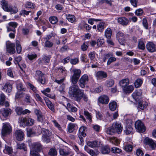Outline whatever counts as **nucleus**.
I'll use <instances>...</instances> for the list:
<instances>
[{
    "mask_svg": "<svg viewBox=\"0 0 156 156\" xmlns=\"http://www.w3.org/2000/svg\"><path fill=\"white\" fill-rule=\"evenodd\" d=\"M16 49L18 54L20 53L22 51V47L19 41L16 40Z\"/></svg>",
    "mask_w": 156,
    "mask_h": 156,
    "instance_id": "e433bc0d",
    "label": "nucleus"
},
{
    "mask_svg": "<svg viewBox=\"0 0 156 156\" xmlns=\"http://www.w3.org/2000/svg\"><path fill=\"white\" fill-rule=\"evenodd\" d=\"M144 141L146 144L148 145L152 149H155L156 147V144L152 139L146 137L144 139Z\"/></svg>",
    "mask_w": 156,
    "mask_h": 156,
    "instance_id": "9b49d317",
    "label": "nucleus"
},
{
    "mask_svg": "<svg viewBox=\"0 0 156 156\" xmlns=\"http://www.w3.org/2000/svg\"><path fill=\"white\" fill-rule=\"evenodd\" d=\"M135 126L136 131L139 132L143 133L146 130L144 124L140 120L136 121L135 123Z\"/></svg>",
    "mask_w": 156,
    "mask_h": 156,
    "instance_id": "0eeeda50",
    "label": "nucleus"
},
{
    "mask_svg": "<svg viewBox=\"0 0 156 156\" xmlns=\"http://www.w3.org/2000/svg\"><path fill=\"white\" fill-rule=\"evenodd\" d=\"M101 20L98 19L90 18L88 20V23L91 25H93L94 23V21L98 22Z\"/></svg>",
    "mask_w": 156,
    "mask_h": 156,
    "instance_id": "680f3d73",
    "label": "nucleus"
},
{
    "mask_svg": "<svg viewBox=\"0 0 156 156\" xmlns=\"http://www.w3.org/2000/svg\"><path fill=\"white\" fill-rule=\"evenodd\" d=\"M11 109L10 108H4L1 110V112L4 117H8L11 113Z\"/></svg>",
    "mask_w": 156,
    "mask_h": 156,
    "instance_id": "5701e85b",
    "label": "nucleus"
},
{
    "mask_svg": "<svg viewBox=\"0 0 156 156\" xmlns=\"http://www.w3.org/2000/svg\"><path fill=\"white\" fill-rule=\"evenodd\" d=\"M86 128V127L84 126H82L80 128L79 131L80 136L81 135L83 137L86 136L85 131Z\"/></svg>",
    "mask_w": 156,
    "mask_h": 156,
    "instance_id": "a19ab883",
    "label": "nucleus"
},
{
    "mask_svg": "<svg viewBox=\"0 0 156 156\" xmlns=\"http://www.w3.org/2000/svg\"><path fill=\"white\" fill-rule=\"evenodd\" d=\"M112 126L113 128L115 130L116 133L119 134L122 132V126L120 123L117 122H114Z\"/></svg>",
    "mask_w": 156,
    "mask_h": 156,
    "instance_id": "ddd939ff",
    "label": "nucleus"
},
{
    "mask_svg": "<svg viewBox=\"0 0 156 156\" xmlns=\"http://www.w3.org/2000/svg\"><path fill=\"white\" fill-rule=\"evenodd\" d=\"M134 89L133 86L131 85L127 86L123 88L124 92L126 94L131 93L133 90Z\"/></svg>",
    "mask_w": 156,
    "mask_h": 156,
    "instance_id": "a878e982",
    "label": "nucleus"
},
{
    "mask_svg": "<svg viewBox=\"0 0 156 156\" xmlns=\"http://www.w3.org/2000/svg\"><path fill=\"white\" fill-rule=\"evenodd\" d=\"M59 152L60 155L63 156H72L73 155L70 149L67 147L60 149Z\"/></svg>",
    "mask_w": 156,
    "mask_h": 156,
    "instance_id": "1a4fd4ad",
    "label": "nucleus"
},
{
    "mask_svg": "<svg viewBox=\"0 0 156 156\" xmlns=\"http://www.w3.org/2000/svg\"><path fill=\"white\" fill-rule=\"evenodd\" d=\"M57 154L56 150L54 148H51L48 153V155L50 156H55L57 155Z\"/></svg>",
    "mask_w": 156,
    "mask_h": 156,
    "instance_id": "49530a36",
    "label": "nucleus"
},
{
    "mask_svg": "<svg viewBox=\"0 0 156 156\" xmlns=\"http://www.w3.org/2000/svg\"><path fill=\"white\" fill-rule=\"evenodd\" d=\"M133 147L132 145L129 144H127L124 147V150L126 151L130 152L132 151Z\"/></svg>",
    "mask_w": 156,
    "mask_h": 156,
    "instance_id": "8fccbe9b",
    "label": "nucleus"
},
{
    "mask_svg": "<svg viewBox=\"0 0 156 156\" xmlns=\"http://www.w3.org/2000/svg\"><path fill=\"white\" fill-rule=\"evenodd\" d=\"M110 142L115 145H117L120 143L119 140L115 137H112L110 138Z\"/></svg>",
    "mask_w": 156,
    "mask_h": 156,
    "instance_id": "09e8293b",
    "label": "nucleus"
},
{
    "mask_svg": "<svg viewBox=\"0 0 156 156\" xmlns=\"http://www.w3.org/2000/svg\"><path fill=\"white\" fill-rule=\"evenodd\" d=\"M53 45V42L49 41H46L44 43V46L46 48H51Z\"/></svg>",
    "mask_w": 156,
    "mask_h": 156,
    "instance_id": "13d9d810",
    "label": "nucleus"
},
{
    "mask_svg": "<svg viewBox=\"0 0 156 156\" xmlns=\"http://www.w3.org/2000/svg\"><path fill=\"white\" fill-rule=\"evenodd\" d=\"M129 83V80L128 78L123 79L120 81L119 84L120 86L122 88L127 86Z\"/></svg>",
    "mask_w": 156,
    "mask_h": 156,
    "instance_id": "393cba45",
    "label": "nucleus"
},
{
    "mask_svg": "<svg viewBox=\"0 0 156 156\" xmlns=\"http://www.w3.org/2000/svg\"><path fill=\"white\" fill-rule=\"evenodd\" d=\"M89 80V77L87 74L83 75L81 77L79 80V86L81 88H84L88 82Z\"/></svg>",
    "mask_w": 156,
    "mask_h": 156,
    "instance_id": "423d86ee",
    "label": "nucleus"
},
{
    "mask_svg": "<svg viewBox=\"0 0 156 156\" xmlns=\"http://www.w3.org/2000/svg\"><path fill=\"white\" fill-rule=\"evenodd\" d=\"M15 44L10 42H8L6 44V48L7 51L11 54L15 53Z\"/></svg>",
    "mask_w": 156,
    "mask_h": 156,
    "instance_id": "f8f14e48",
    "label": "nucleus"
},
{
    "mask_svg": "<svg viewBox=\"0 0 156 156\" xmlns=\"http://www.w3.org/2000/svg\"><path fill=\"white\" fill-rule=\"evenodd\" d=\"M76 127L77 125L76 124L70 123L67 126V131L69 133H72Z\"/></svg>",
    "mask_w": 156,
    "mask_h": 156,
    "instance_id": "b1692460",
    "label": "nucleus"
},
{
    "mask_svg": "<svg viewBox=\"0 0 156 156\" xmlns=\"http://www.w3.org/2000/svg\"><path fill=\"white\" fill-rule=\"evenodd\" d=\"M51 57L50 55H43L42 58V60L45 63H49L50 62Z\"/></svg>",
    "mask_w": 156,
    "mask_h": 156,
    "instance_id": "de8ad7c7",
    "label": "nucleus"
},
{
    "mask_svg": "<svg viewBox=\"0 0 156 156\" xmlns=\"http://www.w3.org/2000/svg\"><path fill=\"white\" fill-rule=\"evenodd\" d=\"M133 129L131 125H129L126 127L124 132L126 135H129L133 133Z\"/></svg>",
    "mask_w": 156,
    "mask_h": 156,
    "instance_id": "2f4dec72",
    "label": "nucleus"
},
{
    "mask_svg": "<svg viewBox=\"0 0 156 156\" xmlns=\"http://www.w3.org/2000/svg\"><path fill=\"white\" fill-rule=\"evenodd\" d=\"M17 148L20 149H23L24 151H26L27 149L25 144L23 143L17 144Z\"/></svg>",
    "mask_w": 156,
    "mask_h": 156,
    "instance_id": "0e129e2a",
    "label": "nucleus"
},
{
    "mask_svg": "<svg viewBox=\"0 0 156 156\" xmlns=\"http://www.w3.org/2000/svg\"><path fill=\"white\" fill-rule=\"evenodd\" d=\"M49 21L52 24L56 23L58 21L57 18L56 16H52L50 17L49 19Z\"/></svg>",
    "mask_w": 156,
    "mask_h": 156,
    "instance_id": "6e6d98bb",
    "label": "nucleus"
},
{
    "mask_svg": "<svg viewBox=\"0 0 156 156\" xmlns=\"http://www.w3.org/2000/svg\"><path fill=\"white\" fill-rule=\"evenodd\" d=\"M87 144L88 146L94 148L98 146V142L96 141H88L87 142Z\"/></svg>",
    "mask_w": 156,
    "mask_h": 156,
    "instance_id": "473e14b6",
    "label": "nucleus"
},
{
    "mask_svg": "<svg viewBox=\"0 0 156 156\" xmlns=\"http://www.w3.org/2000/svg\"><path fill=\"white\" fill-rule=\"evenodd\" d=\"M19 122L20 126L25 127L26 126H33L34 124V120L29 116L20 117L19 118Z\"/></svg>",
    "mask_w": 156,
    "mask_h": 156,
    "instance_id": "7ed1b4c3",
    "label": "nucleus"
},
{
    "mask_svg": "<svg viewBox=\"0 0 156 156\" xmlns=\"http://www.w3.org/2000/svg\"><path fill=\"white\" fill-rule=\"evenodd\" d=\"M98 99L99 102L104 105L107 104L109 101L108 97L105 95L100 96Z\"/></svg>",
    "mask_w": 156,
    "mask_h": 156,
    "instance_id": "dca6fc26",
    "label": "nucleus"
},
{
    "mask_svg": "<svg viewBox=\"0 0 156 156\" xmlns=\"http://www.w3.org/2000/svg\"><path fill=\"white\" fill-rule=\"evenodd\" d=\"M15 136L16 139L18 141H22L23 140L24 134L21 130H17L15 132Z\"/></svg>",
    "mask_w": 156,
    "mask_h": 156,
    "instance_id": "2eb2a0df",
    "label": "nucleus"
},
{
    "mask_svg": "<svg viewBox=\"0 0 156 156\" xmlns=\"http://www.w3.org/2000/svg\"><path fill=\"white\" fill-rule=\"evenodd\" d=\"M24 5L25 7L27 9H34L36 7V5L34 3L28 1Z\"/></svg>",
    "mask_w": 156,
    "mask_h": 156,
    "instance_id": "7c9ffc66",
    "label": "nucleus"
},
{
    "mask_svg": "<svg viewBox=\"0 0 156 156\" xmlns=\"http://www.w3.org/2000/svg\"><path fill=\"white\" fill-rule=\"evenodd\" d=\"M110 149L109 147L106 146L101 148V151L103 154H107L110 152Z\"/></svg>",
    "mask_w": 156,
    "mask_h": 156,
    "instance_id": "c9c22d12",
    "label": "nucleus"
},
{
    "mask_svg": "<svg viewBox=\"0 0 156 156\" xmlns=\"http://www.w3.org/2000/svg\"><path fill=\"white\" fill-rule=\"evenodd\" d=\"M57 72L61 73L63 75H65L66 74L67 71L64 67L61 66L57 69Z\"/></svg>",
    "mask_w": 156,
    "mask_h": 156,
    "instance_id": "4c0bfd02",
    "label": "nucleus"
},
{
    "mask_svg": "<svg viewBox=\"0 0 156 156\" xmlns=\"http://www.w3.org/2000/svg\"><path fill=\"white\" fill-rule=\"evenodd\" d=\"M138 47L140 50H144L145 49V44L141 40L139 41Z\"/></svg>",
    "mask_w": 156,
    "mask_h": 156,
    "instance_id": "37998d69",
    "label": "nucleus"
},
{
    "mask_svg": "<svg viewBox=\"0 0 156 156\" xmlns=\"http://www.w3.org/2000/svg\"><path fill=\"white\" fill-rule=\"evenodd\" d=\"M84 114L86 117L87 119L89 120L90 121H91L92 120V118L91 115L90 113L88 111H84Z\"/></svg>",
    "mask_w": 156,
    "mask_h": 156,
    "instance_id": "69168bd1",
    "label": "nucleus"
},
{
    "mask_svg": "<svg viewBox=\"0 0 156 156\" xmlns=\"http://www.w3.org/2000/svg\"><path fill=\"white\" fill-rule=\"evenodd\" d=\"M146 48L147 51L150 52L152 53L156 51V45L151 42L147 43Z\"/></svg>",
    "mask_w": 156,
    "mask_h": 156,
    "instance_id": "4468645a",
    "label": "nucleus"
},
{
    "mask_svg": "<svg viewBox=\"0 0 156 156\" xmlns=\"http://www.w3.org/2000/svg\"><path fill=\"white\" fill-rule=\"evenodd\" d=\"M44 100L45 101L47 106L49 109L52 112H54L55 111L54 106L51 102L47 98H45Z\"/></svg>",
    "mask_w": 156,
    "mask_h": 156,
    "instance_id": "412c9836",
    "label": "nucleus"
},
{
    "mask_svg": "<svg viewBox=\"0 0 156 156\" xmlns=\"http://www.w3.org/2000/svg\"><path fill=\"white\" fill-rule=\"evenodd\" d=\"M98 5H101L103 4H107L110 6L112 5V1L111 0H100L98 1Z\"/></svg>",
    "mask_w": 156,
    "mask_h": 156,
    "instance_id": "c756f323",
    "label": "nucleus"
},
{
    "mask_svg": "<svg viewBox=\"0 0 156 156\" xmlns=\"http://www.w3.org/2000/svg\"><path fill=\"white\" fill-rule=\"evenodd\" d=\"M105 35L106 37L108 39H110L112 34V30L110 28H107L105 30Z\"/></svg>",
    "mask_w": 156,
    "mask_h": 156,
    "instance_id": "c85d7f7f",
    "label": "nucleus"
},
{
    "mask_svg": "<svg viewBox=\"0 0 156 156\" xmlns=\"http://www.w3.org/2000/svg\"><path fill=\"white\" fill-rule=\"evenodd\" d=\"M23 108L21 107L17 106L16 107L15 111L18 115H22Z\"/></svg>",
    "mask_w": 156,
    "mask_h": 156,
    "instance_id": "a18cd8bd",
    "label": "nucleus"
},
{
    "mask_svg": "<svg viewBox=\"0 0 156 156\" xmlns=\"http://www.w3.org/2000/svg\"><path fill=\"white\" fill-rule=\"evenodd\" d=\"M117 20L119 23L124 26L127 25L129 22L128 19L125 17H119Z\"/></svg>",
    "mask_w": 156,
    "mask_h": 156,
    "instance_id": "6ab92c4d",
    "label": "nucleus"
},
{
    "mask_svg": "<svg viewBox=\"0 0 156 156\" xmlns=\"http://www.w3.org/2000/svg\"><path fill=\"white\" fill-rule=\"evenodd\" d=\"M111 151L114 153L119 154L122 151L121 149L116 147H113L112 148Z\"/></svg>",
    "mask_w": 156,
    "mask_h": 156,
    "instance_id": "4d7b16f0",
    "label": "nucleus"
},
{
    "mask_svg": "<svg viewBox=\"0 0 156 156\" xmlns=\"http://www.w3.org/2000/svg\"><path fill=\"white\" fill-rule=\"evenodd\" d=\"M66 108L69 112H76L77 111V109L74 106L71 105L70 103H68L67 106L64 105Z\"/></svg>",
    "mask_w": 156,
    "mask_h": 156,
    "instance_id": "4be33fe9",
    "label": "nucleus"
},
{
    "mask_svg": "<svg viewBox=\"0 0 156 156\" xmlns=\"http://www.w3.org/2000/svg\"><path fill=\"white\" fill-rule=\"evenodd\" d=\"M12 130V127L9 123L5 122L2 124V134L3 136H5L6 135L9 134Z\"/></svg>",
    "mask_w": 156,
    "mask_h": 156,
    "instance_id": "39448f33",
    "label": "nucleus"
},
{
    "mask_svg": "<svg viewBox=\"0 0 156 156\" xmlns=\"http://www.w3.org/2000/svg\"><path fill=\"white\" fill-rule=\"evenodd\" d=\"M104 43V40L101 38H99L98 39L97 44L98 47L101 46Z\"/></svg>",
    "mask_w": 156,
    "mask_h": 156,
    "instance_id": "052dcab7",
    "label": "nucleus"
},
{
    "mask_svg": "<svg viewBox=\"0 0 156 156\" xmlns=\"http://www.w3.org/2000/svg\"><path fill=\"white\" fill-rule=\"evenodd\" d=\"M31 150L41 151L42 150V146L39 142H34L30 144L29 145Z\"/></svg>",
    "mask_w": 156,
    "mask_h": 156,
    "instance_id": "6e6552de",
    "label": "nucleus"
},
{
    "mask_svg": "<svg viewBox=\"0 0 156 156\" xmlns=\"http://www.w3.org/2000/svg\"><path fill=\"white\" fill-rule=\"evenodd\" d=\"M86 23L84 21H83L80 23L78 24V28L79 30H82L83 28H85V25Z\"/></svg>",
    "mask_w": 156,
    "mask_h": 156,
    "instance_id": "e2e57ef3",
    "label": "nucleus"
},
{
    "mask_svg": "<svg viewBox=\"0 0 156 156\" xmlns=\"http://www.w3.org/2000/svg\"><path fill=\"white\" fill-rule=\"evenodd\" d=\"M105 26V23H100L97 25V29L98 31L100 32H102L104 29V27Z\"/></svg>",
    "mask_w": 156,
    "mask_h": 156,
    "instance_id": "3c124183",
    "label": "nucleus"
},
{
    "mask_svg": "<svg viewBox=\"0 0 156 156\" xmlns=\"http://www.w3.org/2000/svg\"><path fill=\"white\" fill-rule=\"evenodd\" d=\"M143 82V80L141 78L137 79L134 82V85L136 88L140 87Z\"/></svg>",
    "mask_w": 156,
    "mask_h": 156,
    "instance_id": "72a5a7b5",
    "label": "nucleus"
},
{
    "mask_svg": "<svg viewBox=\"0 0 156 156\" xmlns=\"http://www.w3.org/2000/svg\"><path fill=\"white\" fill-rule=\"evenodd\" d=\"M35 76L36 78L38 79V81L42 84H45V80L43 74L40 71H37L36 72Z\"/></svg>",
    "mask_w": 156,
    "mask_h": 156,
    "instance_id": "9d476101",
    "label": "nucleus"
},
{
    "mask_svg": "<svg viewBox=\"0 0 156 156\" xmlns=\"http://www.w3.org/2000/svg\"><path fill=\"white\" fill-rule=\"evenodd\" d=\"M142 24L145 28L147 30L148 29V24L147 22V20L146 18H144L143 19Z\"/></svg>",
    "mask_w": 156,
    "mask_h": 156,
    "instance_id": "bf43d9fd",
    "label": "nucleus"
},
{
    "mask_svg": "<svg viewBox=\"0 0 156 156\" xmlns=\"http://www.w3.org/2000/svg\"><path fill=\"white\" fill-rule=\"evenodd\" d=\"M117 107L118 106L117 105L116 102L115 101H111L109 104V109L112 111L115 110Z\"/></svg>",
    "mask_w": 156,
    "mask_h": 156,
    "instance_id": "bb28decb",
    "label": "nucleus"
},
{
    "mask_svg": "<svg viewBox=\"0 0 156 156\" xmlns=\"http://www.w3.org/2000/svg\"><path fill=\"white\" fill-rule=\"evenodd\" d=\"M114 81L112 79H109L106 82V84L107 87H111L114 84Z\"/></svg>",
    "mask_w": 156,
    "mask_h": 156,
    "instance_id": "5fc2aeb1",
    "label": "nucleus"
},
{
    "mask_svg": "<svg viewBox=\"0 0 156 156\" xmlns=\"http://www.w3.org/2000/svg\"><path fill=\"white\" fill-rule=\"evenodd\" d=\"M66 19L70 22L73 23L75 21L76 18L74 15L68 14L66 15Z\"/></svg>",
    "mask_w": 156,
    "mask_h": 156,
    "instance_id": "79ce46f5",
    "label": "nucleus"
},
{
    "mask_svg": "<svg viewBox=\"0 0 156 156\" xmlns=\"http://www.w3.org/2000/svg\"><path fill=\"white\" fill-rule=\"evenodd\" d=\"M28 86L30 88L34 93H37L38 90H37L36 87H35L33 85L30 83H29L28 84Z\"/></svg>",
    "mask_w": 156,
    "mask_h": 156,
    "instance_id": "338daca9",
    "label": "nucleus"
},
{
    "mask_svg": "<svg viewBox=\"0 0 156 156\" xmlns=\"http://www.w3.org/2000/svg\"><path fill=\"white\" fill-rule=\"evenodd\" d=\"M96 77L97 80H102L107 77L106 73L103 71H98L96 73Z\"/></svg>",
    "mask_w": 156,
    "mask_h": 156,
    "instance_id": "f3484780",
    "label": "nucleus"
},
{
    "mask_svg": "<svg viewBox=\"0 0 156 156\" xmlns=\"http://www.w3.org/2000/svg\"><path fill=\"white\" fill-rule=\"evenodd\" d=\"M144 13V11L142 9H139L136 10L135 13L137 16H141Z\"/></svg>",
    "mask_w": 156,
    "mask_h": 156,
    "instance_id": "864d4df0",
    "label": "nucleus"
},
{
    "mask_svg": "<svg viewBox=\"0 0 156 156\" xmlns=\"http://www.w3.org/2000/svg\"><path fill=\"white\" fill-rule=\"evenodd\" d=\"M3 152L6 154H12V149L11 147H9L6 145L5 146V149L3 150Z\"/></svg>",
    "mask_w": 156,
    "mask_h": 156,
    "instance_id": "f704fd0d",
    "label": "nucleus"
},
{
    "mask_svg": "<svg viewBox=\"0 0 156 156\" xmlns=\"http://www.w3.org/2000/svg\"><path fill=\"white\" fill-rule=\"evenodd\" d=\"M0 2L2 7L5 11L10 12L11 14H15L18 12V8L16 6L9 5L8 2L5 0H1Z\"/></svg>",
    "mask_w": 156,
    "mask_h": 156,
    "instance_id": "f03ea898",
    "label": "nucleus"
},
{
    "mask_svg": "<svg viewBox=\"0 0 156 156\" xmlns=\"http://www.w3.org/2000/svg\"><path fill=\"white\" fill-rule=\"evenodd\" d=\"M12 89V86L9 83H6L4 86L3 89L4 91L7 92L9 93L10 92Z\"/></svg>",
    "mask_w": 156,
    "mask_h": 156,
    "instance_id": "cd10ccee",
    "label": "nucleus"
},
{
    "mask_svg": "<svg viewBox=\"0 0 156 156\" xmlns=\"http://www.w3.org/2000/svg\"><path fill=\"white\" fill-rule=\"evenodd\" d=\"M115 130L113 128L112 126L107 128L106 130L107 133L109 135H112L114 133H115Z\"/></svg>",
    "mask_w": 156,
    "mask_h": 156,
    "instance_id": "c03bdc74",
    "label": "nucleus"
},
{
    "mask_svg": "<svg viewBox=\"0 0 156 156\" xmlns=\"http://www.w3.org/2000/svg\"><path fill=\"white\" fill-rule=\"evenodd\" d=\"M52 122L54 123L55 126L57 127L58 130L60 131L62 130V128L60 125L55 120H52Z\"/></svg>",
    "mask_w": 156,
    "mask_h": 156,
    "instance_id": "774afa93",
    "label": "nucleus"
},
{
    "mask_svg": "<svg viewBox=\"0 0 156 156\" xmlns=\"http://www.w3.org/2000/svg\"><path fill=\"white\" fill-rule=\"evenodd\" d=\"M69 94L70 98L78 102L80 101L82 98L85 102L88 100V97L84 94L83 90L80 89L77 85H73L69 89Z\"/></svg>",
    "mask_w": 156,
    "mask_h": 156,
    "instance_id": "f257e3e1",
    "label": "nucleus"
},
{
    "mask_svg": "<svg viewBox=\"0 0 156 156\" xmlns=\"http://www.w3.org/2000/svg\"><path fill=\"white\" fill-rule=\"evenodd\" d=\"M73 75L80 78L81 75V71L80 69H73Z\"/></svg>",
    "mask_w": 156,
    "mask_h": 156,
    "instance_id": "58836bf2",
    "label": "nucleus"
},
{
    "mask_svg": "<svg viewBox=\"0 0 156 156\" xmlns=\"http://www.w3.org/2000/svg\"><path fill=\"white\" fill-rule=\"evenodd\" d=\"M38 129L41 130V133L42 134V138L43 141L46 143L49 142L51 133L48 129L41 128L40 126L38 127Z\"/></svg>",
    "mask_w": 156,
    "mask_h": 156,
    "instance_id": "20e7f679",
    "label": "nucleus"
},
{
    "mask_svg": "<svg viewBox=\"0 0 156 156\" xmlns=\"http://www.w3.org/2000/svg\"><path fill=\"white\" fill-rule=\"evenodd\" d=\"M148 105V103L145 100L140 101L139 102L138 107L142 110H144L147 108Z\"/></svg>",
    "mask_w": 156,
    "mask_h": 156,
    "instance_id": "aec40b11",
    "label": "nucleus"
},
{
    "mask_svg": "<svg viewBox=\"0 0 156 156\" xmlns=\"http://www.w3.org/2000/svg\"><path fill=\"white\" fill-rule=\"evenodd\" d=\"M142 94V90H141L139 89L135 90L132 94V95L133 98L136 101H137L139 98L141 96Z\"/></svg>",
    "mask_w": 156,
    "mask_h": 156,
    "instance_id": "a211bd4d",
    "label": "nucleus"
},
{
    "mask_svg": "<svg viewBox=\"0 0 156 156\" xmlns=\"http://www.w3.org/2000/svg\"><path fill=\"white\" fill-rule=\"evenodd\" d=\"M79 78L72 75L71 76L70 78V81L73 84V85H76V84L77 83Z\"/></svg>",
    "mask_w": 156,
    "mask_h": 156,
    "instance_id": "ea45409f",
    "label": "nucleus"
},
{
    "mask_svg": "<svg viewBox=\"0 0 156 156\" xmlns=\"http://www.w3.org/2000/svg\"><path fill=\"white\" fill-rule=\"evenodd\" d=\"M0 104L1 105H3L5 101L6 98V97L3 93H2L0 95Z\"/></svg>",
    "mask_w": 156,
    "mask_h": 156,
    "instance_id": "603ef678",
    "label": "nucleus"
}]
</instances>
